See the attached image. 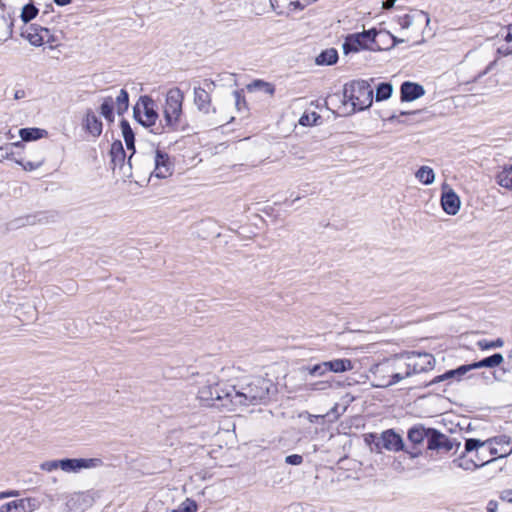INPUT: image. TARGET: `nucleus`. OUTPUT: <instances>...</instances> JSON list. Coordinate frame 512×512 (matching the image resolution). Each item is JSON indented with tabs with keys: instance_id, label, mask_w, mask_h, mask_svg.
Listing matches in <instances>:
<instances>
[{
	"instance_id": "obj_27",
	"label": "nucleus",
	"mask_w": 512,
	"mask_h": 512,
	"mask_svg": "<svg viewBox=\"0 0 512 512\" xmlns=\"http://www.w3.org/2000/svg\"><path fill=\"white\" fill-rule=\"evenodd\" d=\"M415 20L424 21L426 24H428L430 21L427 13L423 11H418L414 14H406L403 17H401L399 19V25L403 29H407L414 23Z\"/></svg>"
},
{
	"instance_id": "obj_34",
	"label": "nucleus",
	"mask_w": 512,
	"mask_h": 512,
	"mask_svg": "<svg viewBox=\"0 0 512 512\" xmlns=\"http://www.w3.org/2000/svg\"><path fill=\"white\" fill-rule=\"evenodd\" d=\"M393 92V87L390 83H380L376 88L375 98L376 101H382L388 99Z\"/></svg>"
},
{
	"instance_id": "obj_35",
	"label": "nucleus",
	"mask_w": 512,
	"mask_h": 512,
	"mask_svg": "<svg viewBox=\"0 0 512 512\" xmlns=\"http://www.w3.org/2000/svg\"><path fill=\"white\" fill-rule=\"evenodd\" d=\"M37 14L38 9L32 3H29L22 8L20 17L24 23H28L31 20H33L37 16Z\"/></svg>"
},
{
	"instance_id": "obj_3",
	"label": "nucleus",
	"mask_w": 512,
	"mask_h": 512,
	"mask_svg": "<svg viewBox=\"0 0 512 512\" xmlns=\"http://www.w3.org/2000/svg\"><path fill=\"white\" fill-rule=\"evenodd\" d=\"M344 103H351L353 111L369 108L373 102V90L365 80H355L344 85Z\"/></svg>"
},
{
	"instance_id": "obj_46",
	"label": "nucleus",
	"mask_w": 512,
	"mask_h": 512,
	"mask_svg": "<svg viewBox=\"0 0 512 512\" xmlns=\"http://www.w3.org/2000/svg\"><path fill=\"white\" fill-rule=\"evenodd\" d=\"M40 468L43 471L52 472V471L60 468L59 460L45 461V462L41 463Z\"/></svg>"
},
{
	"instance_id": "obj_19",
	"label": "nucleus",
	"mask_w": 512,
	"mask_h": 512,
	"mask_svg": "<svg viewBox=\"0 0 512 512\" xmlns=\"http://www.w3.org/2000/svg\"><path fill=\"white\" fill-rule=\"evenodd\" d=\"M460 203L459 196L452 189L442 193L441 205L448 215H456L460 209Z\"/></svg>"
},
{
	"instance_id": "obj_62",
	"label": "nucleus",
	"mask_w": 512,
	"mask_h": 512,
	"mask_svg": "<svg viewBox=\"0 0 512 512\" xmlns=\"http://www.w3.org/2000/svg\"><path fill=\"white\" fill-rule=\"evenodd\" d=\"M490 455H498V449L495 447L490 448Z\"/></svg>"
},
{
	"instance_id": "obj_42",
	"label": "nucleus",
	"mask_w": 512,
	"mask_h": 512,
	"mask_svg": "<svg viewBox=\"0 0 512 512\" xmlns=\"http://www.w3.org/2000/svg\"><path fill=\"white\" fill-rule=\"evenodd\" d=\"M319 118L320 116L316 112L304 113L299 119V124L302 126H312Z\"/></svg>"
},
{
	"instance_id": "obj_16",
	"label": "nucleus",
	"mask_w": 512,
	"mask_h": 512,
	"mask_svg": "<svg viewBox=\"0 0 512 512\" xmlns=\"http://www.w3.org/2000/svg\"><path fill=\"white\" fill-rule=\"evenodd\" d=\"M470 371H472L471 364L461 365V366L457 367L456 369L448 370L445 373L436 376L431 381L430 384H435V383H439V382H443V381H449V383H451L453 381L459 382Z\"/></svg>"
},
{
	"instance_id": "obj_15",
	"label": "nucleus",
	"mask_w": 512,
	"mask_h": 512,
	"mask_svg": "<svg viewBox=\"0 0 512 512\" xmlns=\"http://www.w3.org/2000/svg\"><path fill=\"white\" fill-rule=\"evenodd\" d=\"M83 129L93 138H98L103 130V124L95 112L88 108L82 120Z\"/></svg>"
},
{
	"instance_id": "obj_25",
	"label": "nucleus",
	"mask_w": 512,
	"mask_h": 512,
	"mask_svg": "<svg viewBox=\"0 0 512 512\" xmlns=\"http://www.w3.org/2000/svg\"><path fill=\"white\" fill-rule=\"evenodd\" d=\"M504 357L501 353H495L491 356L485 357L480 361L471 363L472 370L479 368H494L503 363Z\"/></svg>"
},
{
	"instance_id": "obj_33",
	"label": "nucleus",
	"mask_w": 512,
	"mask_h": 512,
	"mask_svg": "<svg viewBox=\"0 0 512 512\" xmlns=\"http://www.w3.org/2000/svg\"><path fill=\"white\" fill-rule=\"evenodd\" d=\"M114 106H116V110L119 115H122L128 110L129 95L125 89L120 90L116 100L114 101Z\"/></svg>"
},
{
	"instance_id": "obj_64",
	"label": "nucleus",
	"mask_w": 512,
	"mask_h": 512,
	"mask_svg": "<svg viewBox=\"0 0 512 512\" xmlns=\"http://www.w3.org/2000/svg\"><path fill=\"white\" fill-rule=\"evenodd\" d=\"M300 198H301L300 196H297V197L293 200V202L298 201Z\"/></svg>"
},
{
	"instance_id": "obj_59",
	"label": "nucleus",
	"mask_w": 512,
	"mask_h": 512,
	"mask_svg": "<svg viewBox=\"0 0 512 512\" xmlns=\"http://www.w3.org/2000/svg\"><path fill=\"white\" fill-rule=\"evenodd\" d=\"M381 35L383 36H387V37H390L392 40H393V45H395L396 43L398 42H403V40H399L397 39L396 37H394L393 35H391L389 32H381Z\"/></svg>"
},
{
	"instance_id": "obj_54",
	"label": "nucleus",
	"mask_w": 512,
	"mask_h": 512,
	"mask_svg": "<svg viewBox=\"0 0 512 512\" xmlns=\"http://www.w3.org/2000/svg\"><path fill=\"white\" fill-rule=\"evenodd\" d=\"M234 96H235L236 105L238 108H240L241 103L245 104V99L241 96L240 92L235 91Z\"/></svg>"
},
{
	"instance_id": "obj_60",
	"label": "nucleus",
	"mask_w": 512,
	"mask_h": 512,
	"mask_svg": "<svg viewBox=\"0 0 512 512\" xmlns=\"http://www.w3.org/2000/svg\"><path fill=\"white\" fill-rule=\"evenodd\" d=\"M72 0H54V2L58 5V6H65L69 3H71Z\"/></svg>"
},
{
	"instance_id": "obj_29",
	"label": "nucleus",
	"mask_w": 512,
	"mask_h": 512,
	"mask_svg": "<svg viewBox=\"0 0 512 512\" xmlns=\"http://www.w3.org/2000/svg\"><path fill=\"white\" fill-rule=\"evenodd\" d=\"M47 132L40 128H21L19 130V135L22 141H33L42 138L46 135Z\"/></svg>"
},
{
	"instance_id": "obj_63",
	"label": "nucleus",
	"mask_w": 512,
	"mask_h": 512,
	"mask_svg": "<svg viewBox=\"0 0 512 512\" xmlns=\"http://www.w3.org/2000/svg\"><path fill=\"white\" fill-rule=\"evenodd\" d=\"M12 26H13V23L11 22V23L9 24V36H11V35H12Z\"/></svg>"
},
{
	"instance_id": "obj_9",
	"label": "nucleus",
	"mask_w": 512,
	"mask_h": 512,
	"mask_svg": "<svg viewBox=\"0 0 512 512\" xmlns=\"http://www.w3.org/2000/svg\"><path fill=\"white\" fill-rule=\"evenodd\" d=\"M99 458H65L59 459L60 469L66 473H78L82 469L96 468L102 465Z\"/></svg>"
},
{
	"instance_id": "obj_21",
	"label": "nucleus",
	"mask_w": 512,
	"mask_h": 512,
	"mask_svg": "<svg viewBox=\"0 0 512 512\" xmlns=\"http://www.w3.org/2000/svg\"><path fill=\"white\" fill-rule=\"evenodd\" d=\"M430 429L422 424L412 426L407 432V438L412 445H422L424 440H429Z\"/></svg>"
},
{
	"instance_id": "obj_52",
	"label": "nucleus",
	"mask_w": 512,
	"mask_h": 512,
	"mask_svg": "<svg viewBox=\"0 0 512 512\" xmlns=\"http://www.w3.org/2000/svg\"><path fill=\"white\" fill-rule=\"evenodd\" d=\"M416 112H406V111H401L399 113V115H391L389 117V120L393 121V120H398L399 122L401 121L399 118L402 117V116H407V115H412V114H415Z\"/></svg>"
},
{
	"instance_id": "obj_14",
	"label": "nucleus",
	"mask_w": 512,
	"mask_h": 512,
	"mask_svg": "<svg viewBox=\"0 0 512 512\" xmlns=\"http://www.w3.org/2000/svg\"><path fill=\"white\" fill-rule=\"evenodd\" d=\"M173 173V164L170 161V157L166 152L156 150L154 155V171L151 176H155L159 179H165L171 176Z\"/></svg>"
},
{
	"instance_id": "obj_50",
	"label": "nucleus",
	"mask_w": 512,
	"mask_h": 512,
	"mask_svg": "<svg viewBox=\"0 0 512 512\" xmlns=\"http://www.w3.org/2000/svg\"><path fill=\"white\" fill-rule=\"evenodd\" d=\"M500 498L503 501L512 503V489H505L501 492Z\"/></svg>"
},
{
	"instance_id": "obj_10",
	"label": "nucleus",
	"mask_w": 512,
	"mask_h": 512,
	"mask_svg": "<svg viewBox=\"0 0 512 512\" xmlns=\"http://www.w3.org/2000/svg\"><path fill=\"white\" fill-rule=\"evenodd\" d=\"M213 86L212 81L205 80L203 87H194V103L197 109L204 114H209L211 111L215 112L210 96Z\"/></svg>"
},
{
	"instance_id": "obj_45",
	"label": "nucleus",
	"mask_w": 512,
	"mask_h": 512,
	"mask_svg": "<svg viewBox=\"0 0 512 512\" xmlns=\"http://www.w3.org/2000/svg\"><path fill=\"white\" fill-rule=\"evenodd\" d=\"M486 444H496V445H509L510 437L506 435H501L493 438H489L486 441Z\"/></svg>"
},
{
	"instance_id": "obj_36",
	"label": "nucleus",
	"mask_w": 512,
	"mask_h": 512,
	"mask_svg": "<svg viewBox=\"0 0 512 512\" xmlns=\"http://www.w3.org/2000/svg\"><path fill=\"white\" fill-rule=\"evenodd\" d=\"M333 380H321L307 385L309 391H327L334 387Z\"/></svg>"
},
{
	"instance_id": "obj_23",
	"label": "nucleus",
	"mask_w": 512,
	"mask_h": 512,
	"mask_svg": "<svg viewBox=\"0 0 512 512\" xmlns=\"http://www.w3.org/2000/svg\"><path fill=\"white\" fill-rule=\"evenodd\" d=\"M325 362L328 372L333 373H343L352 370L354 367L353 362L347 358H337Z\"/></svg>"
},
{
	"instance_id": "obj_40",
	"label": "nucleus",
	"mask_w": 512,
	"mask_h": 512,
	"mask_svg": "<svg viewBox=\"0 0 512 512\" xmlns=\"http://www.w3.org/2000/svg\"><path fill=\"white\" fill-rule=\"evenodd\" d=\"M23 147L22 141H17L15 143L1 146L0 147V162L4 159H12L13 151L12 147Z\"/></svg>"
},
{
	"instance_id": "obj_12",
	"label": "nucleus",
	"mask_w": 512,
	"mask_h": 512,
	"mask_svg": "<svg viewBox=\"0 0 512 512\" xmlns=\"http://www.w3.org/2000/svg\"><path fill=\"white\" fill-rule=\"evenodd\" d=\"M377 451L386 449L388 451L399 452L404 450V441L400 434L396 433L393 429L383 431L375 443Z\"/></svg>"
},
{
	"instance_id": "obj_22",
	"label": "nucleus",
	"mask_w": 512,
	"mask_h": 512,
	"mask_svg": "<svg viewBox=\"0 0 512 512\" xmlns=\"http://www.w3.org/2000/svg\"><path fill=\"white\" fill-rule=\"evenodd\" d=\"M29 30L30 31L25 37L33 46H41L43 44L45 35H48L50 32L48 28H44L35 24H32L29 27Z\"/></svg>"
},
{
	"instance_id": "obj_39",
	"label": "nucleus",
	"mask_w": 512,
	"mask_h": 512,
	"mask_svg": "<svg viewBox=\"0 0 512 512\" xmlns=\"http://www.w3.org/2000/svg\"><path fill=\"white\" fill-rule=\"evenodd\" d=\"M120 128H121L122 136L124 138L125 143L135 140L134 131L132 130L129 122L126 119L121 120Z\"/></svg>"
},
{
	"instance_id": "obj_1",
	"label": "nucleus",
	"mask_w": 512,
	"mask_h": 512,
	"mask_svg": "<svg viewBox=\"0 0 512 512\" xmlns=\"http://www.w3.org/2000/svg\"><path fill=\"white\" fill-rule=\"evenodd\" d=\"M273 384L263 377H252L239 387H228L226 396L233 405H256L268 400Z\"/></svg>"
},
{
	"instance_id": "obj_26",
	"label": "nucleus",
	"mask_w": 512,
	"mask_h": 512,
	"mask_svg": "<svg viewBox=\"0 0 512 512\" xmlns=\"http://www.w3.org/2000/svg\"><path fill=\"white\" fill-rule=\"evenodd\" d=\"M338 60V52L334 48L323 50L315 59V63L319 66L333 65Z\"/></svg>"
},
{
	"instance_id": "obj_61",
	"label": "nucleus",
	"mask_w": 512,
	"mask_h": 512,
	"mask_svg": "<svg viewBox=\"0 0 512 512\" xmlns=\"http://www.w3.org/2000/svg\"><path fill=\"white\" fill-rule=\"evenodd\" d=\"M394 6V4H392V1L391 0H386L384 3H383V7L385 9H390Z\"/></svg>"
},
{
	"instance_id": "obj_49",
	"label": "nucleus",
	"mask_w": 512,
	"mask_h": 512,
	"mask_svg": "<svg viewBox=\"0 0 512 512\" xmlns=\"http://www.w3.org/2000/svg\"><path fill=\"white\" fill-rule=\"evenodd\" d=\"M285 462L289 465H300L303 462V457L299 454L288 455L285 458Z\"/></svg>"
},
{
	"instance_id": "obj_37",
	"label": "nucleus",
	"mask_w": 512,
	"mask_h": 512,
	"mask_svg": "<svg viewBox=\"0 0 512 512\" xmlns=\"http://www.w3.org/2000/svg\"><path fill=\"white\" fill-rule=\"evenodd\" d=\"M197 509V503L190 498H186L177 508L173 509L171 512H196Z\"/></svg>"
},
{
	"instance_id": "obj_6",
	"label": "nucleus",
	"mask_w": 512,
	"mask_h": 512,
	"mask_svg": "<svg viewBox=\"0 0 512 512\" xmlns=\"http://www.w3.org/2000/svg\"><path fill=\"white\" fill-rule=\"evenodd\" d=\"M228 387L231 386L219 383L202 386L198 391V398L206 406L227 407L231 404L230 397L226 396Z\"/></svg>"
},
{
	"instance_id": "obj_41",
	"label": "nucleus",
	"mask_w": 512,
	"mask_h": 512,
	"mask_svg": "<svg viewBox=\"0 0 512 512\" xmlns=\"http://www.w3.org/2000/svg\"><path fill=\"white\" fill-rule=\"evenodd\" d=\"M249 87L263 90L265 93H267L269 95H273L275 92L274 85H272L271 83L262 81V80H255Z\"/></svg>"
},
{
	"instance_id": "obj_38",
	"label": "nucleus",
	"mask_w": 512,
	"mask_h": 512,
	"mask_svg": "<svg viewBox=\"0 0 512 512\" xmlns=\"http://www.w3.org/2000/svg\"><path fill=\"white\" fill-rule=\"evenodd\" d=\"M477 345L481 350H490L502 347L504 345V341L501 338H497L496 340L483 339L478 341Z\"/></svg>"
},
{
	"instance_id": "obj_53",
	"label": "nucleus",
	"mask_w": 512,
	"mask_h": 512,
	"mask_svg": "<svg viewBox=\"0 0 512 512\" xmlns=\"http://www.w3.org/2000/svg\"><path fill=\"white\" fill-rule=\"evenodd\" d=\"M498 508V503L494 500H490L487 504V512H496Z\"/></svg>"
},
{
	"instance_id": "obj_18",
	"label": "nucleus",
	"mask_w": 512,
	"mask_h": 512,
	"mask_svg": "<svg viewBox=\"0 0 512 512\" xmlns=\"http://www.w3.org/2000/svg\"><path fill=\"white\" fill-rule=\"evenodd\" d=\"M111 162L114 166H119L123 173L128 172V165L125 163L126 152L123 148V144L120 140H115L111 144L110 148Z\"/></svg>"
},
{
	"instance_id": "obj_28",
	"label": "nucleus",
	"mask_w": 512,
	"mask_h": 512,
	"mask_svg": "<svg viewBox=\"0 0 512 512\" xmlns=\"http://www.w3.org/2000/svg\"><path fill=\"white\" fill-rule=\"evenodd\" d=\"M301 373L308 374L312 377H324L328 373L326 362L314 365H306L300 368Z\"/></svg>"
},
{
	"instance_id": "obj_56",
	"label": "nucleus",
	"mask_w": 512,
	"mask_h": 512,
	"mask_svg": "<svg viewBox=\"0 0 512 512\" xmlns=\"http://www.w3.org/2000/svg\"><path fill=\"white\" fill-rule=\"evenodd\" d=\"M33 219H34V217H31V216H28L25 219H18L17 222H21V223H19L18 226L25 225V224H32V223H34Z\"/></svg>"
},
{
	"instance_id": "obj_58",
	"label": "nucleus",
	"mask_w": 512,
	"mask_h": 512,
	"mask_svg": "<svg viewBox=\"0 0 512 512\" xmlns=\"http://www.w3.org/2000/svg\"><path fill=\"white\" fill-rule=\"evenodd\" d=\"M498 52L503 54V55H510V54H512V44H511L510 48H498Z\"/></svg>"
},
{
	"instance_id": "obj_13",
	"label": "nucleus",
	"mask_w": 512,
	"mask_h": 512,
	"mask_svg": "<svg viewBox=\"0 0 512 512\" xmlns=\"http://www.w3.org/2000/svg\"><path fill=\"white\" fill-rule=\"evenodd\" d=\"M40 507V502L36 498L27 497L16 499L3 504L0 512H33Z\"/></svg>"
},
{
	"instance_id": "obj_48",
	"label": "nucleus",
	"mask_w": 512,
	"mask_h": 512,
	"mask_svg": "<svg viewBox=\"0 0 512 512\" xmlns=\"http://www.w3.org/2000/svg\"><path fill=\"white\" fill-rule=\"evenodd\" d=\"M406 454L409 455L411 459L417 458L422 454L421 449L419 448V445H413L411 448H405L403 450Z\"/></svg>"
},
{
	"instance_id": "obj_2",
	"label": "nucleus",
	"mask_w": 512,
	"mask_h": 512,
	"mask_svg": "<svg viewBox=\"0 0 512 512\" xmlns=\"http://www.w3.org/2000/svg\"><path fill=\"white\" fill-rule=\"evenodd\" d=\"M184 101L183 92L175 87L170 89L166 94L165 105L163 109L165 125L163 130L178 131L184 130L185 123L183 121L182 105Z\"/></svg>"
},
{
	"instance_id": "obj_57",
	"label": "nucleus",
	"mask_w": 512,
	"mask_h": 512,
	"mask_svg": "<svg viewBox=\"0 0 512 512\" xmlns=\"http://www.w3.org/2000/svg\"><path fill=\"white\" fill-rule=\"evenodd\" d=\"M26 96V93L23 89L16 90L14 93V99L19 100Z\"/></svg>"
},
{
	"instance_id": "obj_31",
	"label": "nucleus",
	"mask_w": 512,
	"mask_h": 512,
	"mask_svg": "<svg viewBox=\"0 0 512 512\" xmlns=\"http://www.w3.org/2000/svg\"><path fill=\"white\" fill-rule=\"evenodd\" d=\"M416 178L425 185H430L435 180V173L432 168L428 166H421L416 174Z\"/></svg>"
},
{
	"instance_id": "obj_51",
	"label": "nucleus",
	"mask_w": 512,
	"mask_h": 512,
	"mask_svg": "<svg viewBox=\"0 0 512 512\" xmlns=\"http://www.w3.org/2000/svg\"><path fill=\"white\" fill-rule=\"evenodd\" d=\"M18 495H19V492L17 490L3 491V492H0V499L16 497Z\"/></svg>"
},
{
	"instance_id": "obj_4",
	"label": "nucleus",
	"mask_w": 512,
	"mask_h": 512,
	"mask_svg": "<svg viewBox=\"0 0 512 512\" xmlns=\"http://www.w3.org/2000/svg\"><path fill=\"white\" fill-rule=\"evenodd\" d=\"M408 360L405 372L392 374L390 380H385L383 378L378 386L388 387L394 385L412 374H418L433 369L435 364L433 355L426 352L414 353L408 358Z\"/></svg>"
},
{
	"instance_id": "obj_20",
	"label": "nucleus",
	"mask_w": 512,
	"mask_h": 512,
	"mask_svg": "<svg viewBox=\"0 0 512 512\" xmlns=\"http://www.w3.org/2000/svg\"><path fill=\"white\" fill-rule=\"evenodd\" d=\"M401 100L402 101H414L424 95L425 90L422 85L406 81L402 83L401 88Z\"/></svg>"
},
{
	"instance_id": "obj_7",
	"label": "nucleus",
	"mask_w": 512,
	"mask_h": 512,
	"mask_svg": "<svg viewBox=\"0 0 512 512\" xmlns=\"http://www.w3.org/2000/svg\"><path fill=\"white\" fill-rule=\"evenodd\" d=\"M134 118L143 127H152L159 117L155 101L148 95L141 96L133 108Z\"/></svg>"
},
{
	"instance_id": "obj_43",
	"label": "nucleus",
	"mask_w": 512,
	"mask_h": 512,
	"mask_svg": "<svg viewBox=\"0 0 512 512\" xmlns=\"http://www.w3.org/2000/svg\"><path fill=\"white\" fill-rule=\"evenodd\" d=\"M125 144H126L127 149L131 150L132 153L128 157V160H127L128 172L125 171L124 172V176L127 177V178H131L132 177V158H133V155L136 152V150H135V140L126 142Z\"/></svg>"
},
{
	"instance_id": "obj_17",
	"label": "nucleus",
	"mask_w": 512,
	"mask_h": 512,
	"mask_svg": "<svg viewBox=\"0 0 512 512\" xmlns=\"http://www.w3.org/2000/svg\"><path fill=\"white\" fill-rule=\"evenodd\" d=\"M396 366L394 361L385 360L382 363L376 364L371 372L374 374L375 378L378 380L375 387H379V383L384 378L385 380H390L392 374H397L398 372H394Z\"/></svg>"
},
{
	"instance_id": "obj_24",
	"label": "nucleus",
	"mask_w": 512,
	"mask_h": 512,
	"mask_svg": "<svg viewBox=\"0 0 512 512\" xmlns=\"http://www.w3.org/2000/svg\"><path fill=\"white\" fill-rule=\"evenodd\" d=\"M495 180L499 186L512 191V164L504 165Z\"/></svg>"
},
{
	"instance_id": "obj_32",
	"label": "nucleus",
	"mask_w": 512,
	"mask_h": 512,
	"mask_svg": "<svg viewBox=\"0 0 512 512\" xmlns=\"http://www.w3.org/2000/svg\"><path fill=\"white\" fill-rule=\"evenodd\" d=\"M465 451L453 461V463L463 470H475L479 468L477 461L474 458H467Z\"/></svg>"
},
{
	"instance_id": "obj_5",
	"label": "nucleus",
	"mask_w": 512,
	"mask_h": 512,
	"mask_svg": "<svg viewBox=\"0 0 512 512\" xmlns=\"http://www.w3.org/2000/svg\"><path fill=\"white\" fill-rule=\"evenodd\" d=\"M379 35H381V31H377L375 28L361 33L350 34L345 39L343 51L345 54H348L350 52H358L361 49L375 50L377 48L380 50L381 47L376 42V37Z\"/></svg>"
},
{
	"instance_id": "obj_44",
	"label": "nucleus",
	"mask_w": 512,
	"mask_h": 512,
	"mask_svg": "<svg viewBox=\"0 0 512 512\" xmlns=\"http://www.w3.org/2000/svg\"><path fill=\"white\" fill-rule=\"evenodd\" d=\"M15 162L19 165H21L23 167V169L25 171H33V170H36L38 169L41 165H42V161H38V162H32V161H27V162H23L22 160H18V159H15Z\"/></svg>"
},
{
	"instance_id": "obj_8",
	"label": "nucleus",
	"mask_w": 512,
	"mask_h": 512,
	"mask_svg": "<svg viewBox=\"0 0 512 512\" xmlns=\"http://www.w3.org/2000/svg\"><path fill=\"white\" fill-rule=\"evenodd\" d=\"M460 445L461 443L456 439L450 438L434 428L430 429L429 440L427 443L428 450L436 451L437 453H448L453 448H456L457 450Z\"/></svg>"
},
{
	"instance_id": "obj_11",
	"label": "nucleus",
	"mask_w": 512,
	"mask_h": 512,
	"mask_svg": "<svg viewBox=\"0 0 512 512\" xmlns=\"http://www.w3.org/2000/svg\"><path fill=\"white\" fill-rule=\"evenodd\" d=\"M485 445H486V442H483L476 438H469V439H466V441H465V445H464L465 453L475 452L473 458L477 461V465H479V468L482 466L488 465L492 462H495L498 459L505 458L512 453V449H510L509 451H505V452L499 454L498 457H494L492 459L486 460L485 457L482 456V453L479 451V449L484 447Z\"/></svg>"
},
{
	"instance_id": "obj_55",
	"label": "nucleus",
	"mask_w": 512,
	"mask_h": 512,
	"mask_svg": "<svg viewBox=\"0 0 512 512\" xmlns=\"http://www.w3.org/2000/svg\"><path fill=\"white\" fill-rule=\"evenodd\" d=\"M290 6L294 7V9L303 10L306 7V4H303L300 1H292L290 2Z\"/></svg>"
},
{
	"instance_id": "obj_47",
	"label": "nucleus",
	"mask_w": 512,
	"mask_h": 512,
	"mask_svg": "<svg viewBox=\"0 0 512 512\" xmlns=\"http://www.w3.org/2000/svg\"><path fill=\"white\" fill-rule=\"evenodd\" d=\"M505 44L501 45L499 48H510L512 44V24L508 25L506 28V33L503 35Z\"/></svg>"
},
{
	"instance_id": "obj_30",
	"label": "nucleus",
	"mask_w": 512,
	"mask_h": 512,
	"mask_svg": "<svg viewBox=\"0 0 512 512\" xmlns=\"http://www.w3.org/2000/svg\"><path fill=\"white\" fill-rule=\"evenodd\" d=\"M100 113L108 122L114 121V100L112 97L108 96L103 99Z\"/></svg>"
}]
</instances>
